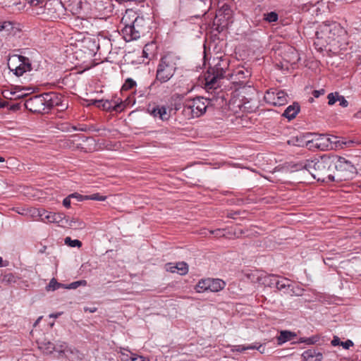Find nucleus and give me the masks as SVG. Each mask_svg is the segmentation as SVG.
I'll return each instance as SVG.
<instances>
[{"mask_svg": "<svg viewBox=\"0 0 361 361\" xmlns=\"http://www.w3.org/2000/svg\"><path fill=\"white\" fill-rule=\"evenodd\" d=\"M71 197H70V195L66 197V198L63 199V205L66 207V208H69L71 207Z\"/></svg>", "mask_w": 361, "mask_h": 361, "instance_id": "nucleus-53", "label": "nucleus"}, {"mask_svg": "<svg viewBox=\"0 0 361 361\" xmlns=\"http://www.w3.org/2000/svg\"><path fill=\"white\" fill-rule=\"evenodd\" d=\"M63 102H64V100H63V99H62L61 104H59V106H56V107H58V110L60 111H63L66 110L68 107V104H64Z\"/></svg>", "mask_w": 361, "mask_h": 361, "instance_id": "nucleus-56", "label": "nucleus"}, {"mask_svg": "<svg viewBox=\"0 0 361 361\" xmlns=\"http://www.w3.org/2000/svg\"><path fill=\"white\" fill-rule=\"evenodd\" d=\"M277 275L270 274L264 276L263 283L271 288H275L278 279Z\"/></svg>", "mask_w": 361, "mask_h": 361, "instance_id": "nucleus-31", "label": "nucleus"}, {"mask_svg": "<svg viewBox=\"0 0 361 361\" xmlns=\"http://www.w3.org/2000/svg\"><path fill=\"white\" fill-rule=\"evenodd\" d=\"M295 4L303 11H308L310 7L315 6L319 0H295Z\"/></svg>", "mask_w": 361, "mask_h": 361, "instance_id": "nucleus-23", "label": "nucleus"}, {"mask_svg": "<svg viewBox=\"0 0 361 361\" xmlns=\"http://www.w3.org/2000/svg\"><path fill=\"white\" fill-rule=\"evenodd\" d=\"M151 45H149V44H146L144 47V49L142 50V56L146 57V58H149V55H148L147 51L149 50V47Z\"/></svg>", "mask_w": 361, "mask_h": 361, "instance_id": "nucleus-57", "label": "nucleus"}, {"mask_svg": "<svg viewBox=\"0 0 361 361\" xmlns=\"http://www.w3.org/2000/svg\"><path fill=\"white\" fill-rule=\"evenodd\" d=\"M210 97L207 99L197 97L192 99L186 100L183 104V114L188 118H198L203 115L209 106L223 107L226 104V92L219 90L215 92H209Z\"/></svg>", "mask_w": 361, "mask_h": 361, "instance_id": "nucleus-1", "label": "nucleus"}, {"mask_svg": "<svg viewBox=\"0 0 361 361\" xmlns=\"http://www.w3.org/2000/svg\"><path fill=\"white\" fill-rule=\"evenodd\" d=\"M136 82L132 79V78H127L126 80H125V82L123 83V85H122V87H121V92H123L125 91H128V90H130L133 88H134L135 86H136Z\"/></svg>", "mask_w": 361, "mask_h": 361, "instance_id": "nucleus-34", "label": "nucleus"}, {"mask_svg": "<svg viewBox=\"0 0 361 361\" xmlns=\"http://www.w3.org/2000/svg\"><path fill=\"white\" fill-rule=\"evenodd\" d=\"M17 23L15 21L9 20H0V31H4L8 35L11 34L16 28Z\"/></svg>", "mask_w": 361, "mask_h": 361, "instance_id": "nucleus-22", "label": "nucleus"}, {"mask_svg": "<svg viewBox=\"0 0 361 361\" xmlns=\"http://www.w3.org/2000/svg\"><path fill=\"white\" fill-rule=\"evenodd\" d=\"M32 215H37L40 217L41 220L44 222L53 223L54 212H48L43 209H32Z\"/></svg>", "mask_w": 361, "mask_h": 361, "instance_id": "nucleus-20", "label": "nucleus"}, {"mask_svg": "<svg viewBox=\"0 0 361 361\" xmlns=\"http://www.w3.org/2000/svg\"><path fill=\"white\" fill-rule=\"evenodd\" d=\"M44 96L46 100L45 105L47 113L54 106H57L59 104H61V99H63V97L59 93L49 92L44 93Z\"/></svg>", "mask_w": 361, "mask_h": 361, "instance_id": "nucleus-17", "label": "nucleus"}, {"mask_svg": "<svg viewBox=\"0 0 361 361\" xmlns=\"http://www.w3.org/2000/svg\"><path fill=\"white\" fill-rule=\"evenodd\" d=\"M334 142L331 137L325 135H320L319 137L315 140L307 141V145H310V147H314L320 150H325L329 146L331 147V144Z\"/></svg>", "mask_w": 361, "mask_h": 361, "instance_id": "nucleus-14", "label": "nucleus"}, {"mask_svg": "<svg viewBox=\"0 0 361 361\" xmlns=\"http://www.w3.org/2000/svg\"><path fill=\"white\" fill-rule=\"evenodd\" d=\"M65 243L68 245H69L70 247H81L82 246V243L81 241H80L79 240H71V238L70 237H67L65 239Z\"/></svg>", "mask_w": 361, "mask_h": 361, "instance_id": "nucleus-39", "label": "nucleus"}, {"mask_svg": "<svg viewBox=\"0 0 361 361\" xmlns=\"http://www.w3.org/2000/svg\"><path fill=\"white\" fill-rule=\"evenodd\" d=\"M355 143V142L354 140H349L348 141H345L343 142V144L346 146V147H353L354 146V144ZM356 144H358L357 142H356Z\"/></svg>", "mask_w": 361, "mask_h": 361, "instance_id": "nucleus-59", "label": "nucleus"}, {"mask_svg": "<svg viewBox=\"0 0 361 361\" xmlns=\"http://www.w3.org/2000/svg\"><path fill=\"white\" fill-rule=\"evenodd\" d=\"M332 167L333 160L331 158L329 159L323 157L310 160L307 165L312 176L317 180L322 181H324L326 178H328L329 181H334V176L331 173Z\"/></svg>", "mask_w": 361, "mask_h": 361, "instance_id": "nucleus-5", "label": "nucleus"}, {"mask_svg": "<svg viewBox=\"0 0 361 361\" xmlns=\"http://www.w3.org/2000/svg\"><path fill=\"white\" fill-rule=\"evenodd\" d=\"M341 341L340 340V338L338 336H334L332 341H331V344L333 346H337L341 345Z\"/></svg>", "mask_w": 361, "mask_h": 361, "instance_id": "nucleus-54", "label": "nucleus"}, {"mask_svg": "<svg viewBox=\"0 0 361 361\" xmlns=\"http://www.w3.org/2000/svg\"><path fill=\"white\" fill-rule=\"evenodd\" d=\"M79 131H87V127L85 125H82L80 127H77V130Z\"/></svg>", "mask_w": 361, "mask_h": 361, "instance_id": "nucleus-62", "label": "nucleus"}, {"mask_svg": "<svg viewBox=\"0 0 361 361\" xmlns=\"http://www.w3.org/2000/svg\"><path fill=\"white\" fill-rule=\"evenodd\" d=\"M297 336L296 334L288 330L281 331L280 335L277 337L278 345H282L283 343L293 340Z\"/></svg>", "mask_w": 361, "mask_h": 361, "instance_id": "nucleus-21", "label": "nucleus"}, {"mask_svg": "<svg viewBox=\"0 0 361 361\" xmlns=\"http://www.w3.org/2000/svg\"><path fill=\"white\" fill-rule=\"evenodd\" d=\"M71 198H75L78 202H81L82 200H87L85 198V195H82L78 192H74L70 195Z\"/></svg>", "mask_w": 361, "mask_h": 361, "instance_id": "nucleus-49", "label": "nucleus"}, {"mask_svg": "<svg viewBox=\"0 0 361 361\" xmlns=\"http://www.w3.org/2000/svg\"><path fill=\"white\" fill-rule=\"evenodd\" d=\"M337 99L340 102V105L343 107H347L348 106V102L345 99L343 96L339 95L338 92H336Z\"/></svg>", "mask_w": 361, "mask_h": 361, "instance_id": "nucleus-45", "label": "nucleus"}, {"mask_svg": "<svg viewBox=\"0 0 361 361\" xmlns=\"http://www.w3.org/2000/svg\"><path fill=\"white\" fill-rule=\"evenodd\" d=\"M279 20V14L276 11H271L263 13V20L269 23H276Z\"/></svg>", "mask_w": 361, "mask_h": 361, "instance_id": "nucleus-30", "label": "nucleus"}, {"mask_svg": "<svg viewBox=\"0 0 361 361\" xmlns=\"http://www.w3.org/2000/svg\"><path fill=\"white\" fill-rule=\"evenodd\" d=\"M147 111L155 118H159L161 121H167L170 118V113L164 106L149 105Z\"/></svg>", "mask_w": 361, "mask_h": 361, "instance_id": "nucleus-16", "label": "nucleus"}, {"mask_svg": "<svg viewBox=\"0 0 361 361\" xmlns=\"http://www.w3.org/2000/svg\"><path fill=\"white\" fill-rule=\"evenodd\" d=\"M93 104L97 107H100V104H103V110L111 112L113 109L114 101L109 100H94Z\"/></svg>", "mask_w": 361, "mask_h": 361, "instance_id": "nucleus-28", "label": "nucleus"}, {"mask_svg": "<svg viewBox=\"0 0 361 361\" xmlns=\"http://www.w3.org/2000/svg\"><path fill=\"white\" fill-rule=\"evenodd\" d=\"M324 93H325V90L324 89H321L319 90H313L312 95L314 96V97L318 98L321 95L324 94Z\"/></svg>", "mask_w": 361, "mask_h": 361, "instance_id": "nucleus-52", "label": "nucleus"}, {"mask_svg": "<svg viewBox=\"0 0 361 361\" xmlns=\"http://www.w3.org/2000/svg\"><path fill=\"white\" fill-rule=\"evenodd\" d=\"M90 5L94 6L96 9H101L103 6L102 0H85Z\"/></svg>", "mask_w": 361, "mask_h": 361, "instance_id": "nucleus-44", "label": "nucleus"}, {"mask_svg": "<svg viewBox=\"0 0 361 361\" xmlns=\"http://www.w3.org/2000/svg\"><path fill=\"white\" fill-rule=\"evenodd\" d=\"M165 267H166V270L167 271H170L171 273H176V264H174L173 263H167V264H166Z\"/></svg>", "mask_w": 361, "mask_h": 361, "instance_id": "nucleus-50", "label": "nucleus"}, {"mask_svg": "<svg viewBox=\"0 0 361 361\" xmlns=\"http://www.w3.org/2000/svg\"><path fill=\"white\" fill-rule=\"evenodd\" d=\"M310 160H308V159L299 161L294 165V168L295 169V170L305 169L309 172V169L307 168V165H308V163H310Z\"/></svg>", "mask_w": 361, "mask_h": 361, "instance_id": "nucleus-38", "label": "nucleus"}, {"mask_svg": "<svg viewBox=\"0 0 361 361\" xmlns=\"http://www.w3.org/2000/svg\"><path fill=\"white\" fill-rule=\"evenodd\" d=\"M346 35V31L336 22L324 23L319 27L316 32V38L314 42L315 49L322 52L323 51H331L328 47L339 42L340 39Z\"/></svg>", "mask_w": 361, "mask_h": 361, "instance_id": "nucleus-3", "label": "nucleus"}, {"mask_svg": "<svg viewBox=\"0 0 361 361\" xmlns=\"http://www.w3.org/2000/svg\"><path fill=\"white\" fill-rule=\"evenodd\" d=\"M333 167L336 170L334 179L337 181L348 180L352 179L357 173L354 164L343 157H338L336 162L333 161Z\"/></svg>", "mask_w": 361, "mask_h": 361, "instance_id": "nucleus-6", "label": "nucleus"}, {"mask_svg": "<svg viewBox=\"0 0 361 361\" xmlns=\"http://www.w3.org/2000/svg\"><path fill=\"white\" fill-rule=\"evenodd\" d=\"M59 288H66V284L58 282L55 278H52L46 286L47 291H54Z\"/></svg>", "mask_w": 361, "mask_h": 361, "instance_id": "nucleus-26", "label": "nucleus"}, {"mask_svg": "<svg viewBox=\"0 0 361 361\" xmlns=\"http://www.w3.org/2000/svg\"><path fill=\"white\" fill-rule=\"evenodd\" d=\"M65 226H68L73 228H82L85 226V224L80 221L79 219L73 218L71 220L69 219V217L67 216V219H66Z\"/></svg>", "mask_w": 361, "mask_h": 361, "instance_id": "nucleus-24", "label": "nucleus"}, {"mask_svg": "<svg viewBox=\"0 0 361 361\" xmlns=\"http://www.w3.org/2000/svg\"><path fill=\"white\" fill-rule=\"evenodd\" d=\"M319 338L317 336H312L310 338H300L299 343H305L307 345H312L319 341Z\"/></svg>", "mask_w": 361, "mask_h": 361, "instance_id": "nucleus-35", "label": "nucleus"}, {"mask_svg": "<svg viewBox=\"0 0 361 361\" xmlns=\"http://www.w3.org/2000/svg\"><path fill=\"white\" fill-rule=\"evenodd\" d=\"M190 9L192 16L196 18L204 16L208 11L212 0H190Z\"/></svg>", "mask_w": 361, "mask_h": 361, "instance_id": "nucleus-13", "label": "nucleus"}, {"mask_svg": "<svg viewBox=\"0 0 361 361\" xmlns=\"http://www.w3.org/2000/svg\"><path fill=\"white\" fill-rule=\"evenodd\" d=\"M59 129L62 131L72 132L74 130H77V127L66 123L61 124L60 127H59Z\"/></svg>", "mask_w": 361, "mask_h": 361, "instance_id": "nucleus-41", "label": "nucleus"}, {"mask_svg": "<svg viewBox=\"0 0 361 361\" xmlns=\"http://www.w3.org/2000/svg\"><path fill=\"white\" fill-rule=\"evenodd\" d=\"M179 59L180 58L172 52L166 53L161 56L157 68L155 81L149 87L154 85L156 81L161 83L168 82L174 75Z\"/></svg>", "mask_w": 361, "mask_h": 361, "instance_id": "nucleus-4", "label": "nucleus"}, {"mask_svg": "<svg viewBox=\"0 0 361 361\" xmlns=\"http://www.w3.org/2000/svg\"><path fill=\"white\" fill-rule=\"evenodd\" d=\"M210 234L214 235L215 237L221 238L225 235L224 229L217 228L215 230L209 231Z\"/></svg>", "mask_w": 361, "mask_h": 361, "instance_id": "nucleus-46", "label": "nucleus"}, {"mask_svg": "<svg viewBox=\"0 0 361 361\" xmlns=\"http://www.w3.org/2000/svg\"><path fill=\"white\" fill-rule=\"evenodd\" d=\"M44 93L35 95L26 99L24 106L30 111L37 114H46L47 109L45 105Z\"/></svg>", "mask_w": 361, "mask_h": 361, "instance_id": "nucleus-11", "label": "nucleus"}, {"mask_svg": "<svg viewBox=\"0 0 361 361\" xmlns=\"http://www.w3.org/2000/svg\"><path fill=\"white\" fill-rule=\"evenodd\" d=\"M233 10L227 4H224L216 13L213 20V29L218 32L227 29L233 22Z\"/></svg>", "mask_w": 361, "mask_h": 361, "instance_id": "nucleus-7", "label": "nucleus"}, {"mask_svg": "<svg viewBox=\"0 0 361 361\" xmlns=\"http://www.w3.org/2000/svg\"><path fill=\"white\" fill-rule=\"evenodd\" d=\"M61 3L66 11L73 15H79L82 10L83 0H61Z\"/></svg>", "mask_w": 361, "mask_h": 361, "instance_id": "nucleus-15", "label": "nucleus"}, {"mask_svg": "<svg viewBox=\"0 0 361 361\" xmlns=\"http://www.w3.org/2000/svg\"><path fill=\"white\" fill-rule=\"evenodd\" d=\"M125 108L126 104H124V102H121L119 103H116V102H114L112 111L120 113L123 111L125 109Z\"/></svg>", "mask_w": 361, "mask_h": 361, "instance_id": "nucleus-40", "label": "nucleus"}, {"mask_svg": "<svg viewBox=\"0 0 361 361\" xmlns=\"http://www.w3.org/2000/svg\"><path fill=\"white\" fill-rule=\"evenodd\" d=\"M53 216H54L53 223H56V224H61V226L65 227L66 219H67V216L65 214H63L62 212H59V213L54 212Z\"/></svg>", "mask_w": 361, "mask_h": 361, "instance_id": "nucleus-32", "label": "nucleus"}, {"mask_svg": "<svg viewBox=\"0 0 361 361\" xmlns=\"http://www.w3.org/2000/svg\"><path fill=\"white\" fill-rule=\"evenodd\" d=\"M86 200H97V201H104L106 200L107 197L105 195H102L99 193H94L89 195H85Z\"/></svg>", "mask_w": 361, "mask_h": 361, "instance_id": "nucleus-36", "label": "nucleus"}, {"mask_svg": "<svg viewBox=\"0 0 361 361\" xmlns=\"http://www.w3.org/2000/svg\"><path fill=\"white\" fill-rule=\"evenodd\" d=\"M303 135H300V137L296 136L295 137L293 138L291 142L293 143L294 145L302 147L304 146L305 143L307 145V141H303Z\"/></svg>", "mask_w": 361, "mask_h": 361, "instance_id": "nucleus-42", "label": "nucleus"}, {"mask_svg": "<svg viewBox=\"0 0 361 361\" xmlns=\"http://www.w3.org/2000/svg\"><path fill=\"white\" fill-rule=\"evenodd\" d=\"M327 98L329 99L328 101V104L329 105H333L336 103V101H338L337 99V96L336 95V92L335 93H329L327 96Z\"/></svg>", "mask_w": 361, "mask_h": 361, "instance_id": "nucleus-47", "label": "nucleus"}, {"mask_svg": "<svg viewBox=\"0 0 361 361\" xmlns=\"http://www.w3.org/2000/svg\"><path fill=\"white\" fill-rule=\"evenodd\" d=\"M97 309L96 307H85L84 308L85 312H89L91 313L95 312L97 311Z\"/></svg>", "mask_w": 361, "mask_h": 361, "instance_id": "nucleus-61", "label": "nucleus"}, {"mask_svg": "<svg viewBox=\"0 0 361 361\" xmlns=\"http://www.w3.org/2000/svg\"><path fill=\"white\" fill-rule=\"evenodd\" d=\"M226 283L219 279H201L195 286V290L197 293L205 291L218 292L224 288Z\"/></svg>", "mask_w": 361, "mask_h": 361, "instance_id": "nucleus-9", "label": "nucleus"}, {"mask_svg": "<svg viewBox=\"0 0 361 361\" xmlns=\"http://www.w3.org/2000/svg\"><path fill=\"white\" fill-rule=\"evenodd\" d=\"M302 356L305 361H322L323 355L315 348H310L303 352Z\"/></svg>", "mask_w": 361, "mask_h": 361, "instance_id": "nucleus-18", "label": "nucleus"}, {"mask_svg": "<svg viewBox=\"0 0 361 361\" xmlns=\"http://www.w3.org/2000/svg\"><path fill=\"white\" fill-rule=\"evenodd\" d=\"M139 17L137 16L134 20L128 23L126 16L122 18L121 22L125 23L121 29V35L126 42L135 40L140 37V30L138 29Z\"/></svg>", "mask_w": 361, "mask_h": 361, "instance_id": "nucleus-8", "label": "nucleus"}, {"mask_svg": "<svg viewBox=\"0 0 361 361\" xmlns=\"http://www.w3.org/2000/svg\"><path fill=\"white\" fill-rule=\"evenodd\" d=\"M19 108H20V106L18 104H13L11 106V109H13V110H17V109H19Z\"/></svg>", "mask_w": 361, "mask_h": 361, "instance_id": "nucleus-63", "label": "nucleus"}, {"mask_svg": "<svg viewBox=\"0 0 361 361\" xmlns=\"http://www.w3.org/2000/svg\"><path fill=\"white\" fill-rule=\"evenodd\" d=\"M19 277L13 273H5L2 275L1 281L7 285H11L13 283H16Z\"/></svg>", "mask_w": 361, "mask_h": 361, "instance_id": "nucleus-27", "label": "nucleus"}, {"mask_svg": "<svg viewBox=\"0 0 361 361\" xmlns=\"http://www.w3.org/2000/svg\"><path fill=\"white\" fill-rule=\"evenodd\" d=\"M13 57H17L19 62H20V65L14 68H11L8 65L9 69L13 71L16 76H22L25 73L32 71L33 59L32 57L24 55H13Z\"/></svg>", "mask_w": 361, "mask_h": 361, "instance_id": "nucleus-12", "label": "nucleus"}, {"mask_svg": "<svg viewBox=\"0 0 361 361\" xmlns=\"http://www.w3.org/2000/svg\"><path fill=\"white\" fill-rule=\"evenodd\" d=\"M123 357L121 358L123 361H128V355L127 354L122 353Z\"/></svg>", "mask_w": 361, "mask_h": 361, "instance_id": "nucleus-64", "label": "nucleus"}, {"mask_svg": "<svg viewBox=\"0 0 361 361\" xmlns=\"http://www.w3.org/2000/svg\"><path fill=\"white\" fill-rule=\"evenodd\" d=\"M230 60L226 56L214 57L209 63L207 72L204 74V88L207 92L212 90L215 92L222 90L221 88V80L230 75L229 72Z\"/></svg>", "mask_w": 361, "mask_h": 361, "instance_id": "nucleus-2", "label": "nucleus"}, {"mask_svg": "<svg viewBox=\"0 0 361 361\" xmlns=\"http://www.w3.org/2000/svg\"><path fill=\"white\" fill-rule=\"evenodd\" d=\"M300 106L298 102H293L289 105L282 114V116L286 118L288 121H291L296 117L300 112Z\"/></svg>", "mask_w": 361, "mask_h": 361, "instance_id": "nucleus-19", "label": "nucleus"}, {"mask_svg": "<svg viewBox=\"0 0 361 361\" xmlns=\"http://www.w3.org/2000/svg\"><path fill=\"white\" fill-rule=\"evenodd\" d=\"M344 349L348 350L350 347L354 345L353 342L351 340L348 339L345 341H341V345Z\"/></svg>", "mask_w": 361, "mask_h": 361, "instance_id": "nucleus-48", "label": "nucleus"}, {"mask_svg": "<svg viewBox=\"0 0 361 361\" xmlns=\"http://www.w3.org/2000/svg\"><path fill=\"white\" fill-rule=\"evenodd\" d=\"M288 94L284 90L270 88L265 92L264 99L273 106H282L288 102Z\"/></svg>", "mask_w": 361, "mask_h": 361, "instance_id": "nucleus-10", "label": "nucleus"}, {"mask_svg": "<svg viewBox=\"0 0 361 361\" xmlns=\"http://www.w3.org/2000/svg\"><path fill=\"white\" fill-rule=\"evenodd\" d=\"M235 75L238 77L239 80L240 79H247L250 76V73L248 71L243 70H238L235 72Z\"/></svg>", "mask_w": 361, "mask_h": 361, "instance_id": "nucleus-43", "label": "nucleus"}, {"mask_svg": "<svg viewBox=\"0 0 361 361\" xmlns=\"http://www.w3.org/2000/svg\"><path fill=\"white\" fill-rule=\"evenodd\" d=\"M262 347V345H259L258 347L255 345H247L246 346V350H254V349H257L258 350H260V348Z\"/></svg>", "mask_w": 361, "mask_h": 361, "instance_id": "nucleus-60", "label": "nucleus"}, {"mask_svg": "<svg viewBox=\"0 0 361 361\" xmlns=\"http://www.w3.org/2000/svg\"><path fill=\"white\" fill-rule=\"evenodd\" d=\"M86 284H87V281L85 280L77 281L71 283L68 285H66V289H75L80 286H86Z\"/></svg>", "mask_w": 361, "mask_h": 361, "instance_id": "nucleus-37", "label": "nucleus"}, {"mask_svg": "<svg viewBox=\"0 0 361 361\" xmlns=\"http://www.w3.org/2000/svg\"><path fill=\"white\" fill-rule=\"evenodd\" d=\"M133 356L130 357L131 361H145L143 356H138L135 354H132Z\"/></svg>", "mask_w": 361, "mask_h": 361, "instance_id": "nucleus-55", "label": "nucleus"}, {"mask_svg": "<svg viewBox=\"0 0 361 361\" xmlns=\"http://www.w3.org/2000/svg\"><path fill=\"white\" fill-rule=\"evenodd\" d=\"M246 350V346L243 345H234L233 348L231 349L232 352H243Z\"/></svg>", "mask_w": 361, "mask_h": 361, "instance_id": "nucleus-51", "label": "nucleus"}, {"mask_svg": "<svg viewBox=\"0 0 361 361\" xmlns=\"http://www.w3.org/2000/svg\"><path fill=\"white\" fill-rule=\"evenodd\" d=\"M290 286V281L284 277L278 276L276 288L279 290H285Z\"/></svg>", "mask_w": 361, "mask_h": 361, "instance_id": "nucleus-25", "label": "nucleus"}, {"mask_svg": "<svg viewBox=\"0 0 361 361\" xmlns=\"http://www.w3.org/2000/svg\"><path fill=\"white\" fill-rule=\"evenodd\" d=\"M176 273L180 275H185L188 272V265L185 262H180L176 264Z\"/></svg>", "mask_w": 361, "mask_h": 361, "instance_id": "nucleus-33", "label": "nucleus"}, {"mask_svg": "<svg viewBox=\"0 0 361 361\" xmlns=\"http://www.w3.org/2000/svg\"><path fill=\"white\" fill-rule=\"evenodd\" d=\"M39 348L45 354H51L55 350V345L52 342H43L40 344Z\"/></svg>", "mask_w": 361, "mask_h": 361, "instance_id": "nucleus-29", "label": "nucleus"}, {"mask_svg": "<svg viewBox=\"0 0 361 361\" xmlns=\"http://www.w3.org/2000/svg\"><path fill=\"white\" fill-rule=\"evenodd\" d=\"M240 211L231 212L227 214V217L230 219H235V216L240 214Z\"/></svg>", "mask_w": 361, "mask_h": 361, "instance_id": "nucleus-58", "label": "nucleus"}]
</instances>
